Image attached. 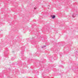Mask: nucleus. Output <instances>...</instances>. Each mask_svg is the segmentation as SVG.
<instances>
[{
    "label": "nucleus",
    "mask_w": 78,
    "mask_h": 78,
    "mask_svg": "<svg viewBox=\"0 0 78 78\" xmlns=\"http://www.w3.org/2000/svg\"><path fill=\"white\" fill-rule=\"evenodd\" d=\"M76 15L75 14H74L73 15V18H74V17H76Z\"/></svg>",
    "instance_id": "1"
},
{
    "label": "nucleus",
    "mask_w": 78,
    "mask_h": 78,
    "mask_svg": "<svg viewBox=\"0 0 78 78\" xmlns=\"http://www.w3.org/2000/svg\"><path fill=\"white\" fill-rule=\"evenodd\" d=\"M55 16L54 15L52 17V19H55Z\"/></svg>",
    "instance_id": "2"
},
{
    "label": "nucleus",
    "mask_w": 78,
    "mask_h": 78,
    "mask_svg": "<svg viewBox=\"0 0 78 78\" xmlns=\"http://www.w3.org/2000/svg\"><path fill=\"white\" fill-rule=\"evenodd\" d=\"M45 46H42V48H44V47H45Z\"/></svg>",
    "instance_id": "3"
},
{
    "label": "nucleus",
    "mask_w": 78,
    "mask_h": 78,
    "mask_svg": "<svg viewBox=\"0 0 78 78\" xmlns=\"http://www.w3.org/2000/svg\"><path fill=\"white\" fill-rule=\"evenodd\" d=\"M21 54H22V51L21 52Z\"/></svg>",
    "instance_id": "4"
},
{
    "label": "nucleus",
    "mask_w": 78,
    "mask_h": 78,
    "mask_svg": "<svg viewBox=\"0 0 78 78\" xmlns=\"http://www.w3.org/2000/svg\"><path fill=\"white\" fill-rule=\"evenodd\" d=\"M34 9H36V8H34Z\"/></svg>",
    "instance_id": "5"
}]
</instances>
